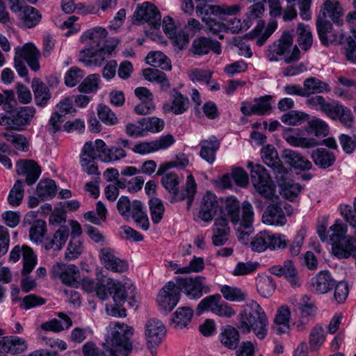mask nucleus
Here are the masks:
<instances>
[{
    "instance_id": "11",
    "label": "nucleus",
    "mask_w": 356,
    "mask_h": 356,
    "mask_svg": "<svg viewBox=\"0 0 356 356\" xmlns=\"http://www.w3.org/2000/svg\"><path fill=\"white\" fill-rule=\"evenodd\" d=\"M179 290H183L190 299H199L203 293L210 292V286L206 284V278L197 276L195 279L179 278L177 280Z\"/></svg>"
},
{
    "instance_id": "25",
    "label": "nucleus",
    "mask_w": 356,
    "mask_h": 356,
    "mask_svg": "<svg viewBox=\"0 0 356 356\" xmlns=\"http://www.w3.org/2000/svg\"><path fill=\"white\" fill-rule=\"evenodd\" d=\"M16 172L19 175L26 176V183L32 185L38 179L41 169L33 160H19L16 163Z\"/></svg>"
},
{
    "instance_id": "54",
    "label": "nucleus",
    "mask_w": 356,
    "mask_h": 356,
    "mask_svg": "<svg viewBox=\"0 0 356 356\" xmlns=\"http://www.w3.org/2000/svg\"><path fill=\"white\" fill-rule=\"evenodd\" d=\"M143 75L146 80L160 84L163 90H167L170 87L165 74L158 69L146 68L143 70Z\"/></svg>"
},
{
    "instance_id": "9",
    "label": "nucleus",
    "mask_w": 356,
    "mask_h": 356,
    "mask_svg": "<svg viewBox=\"0 0 356 356\" xmlns=\"http://www.w3.org/2000/svg\"><path fill=\"white\" fill-rule=\"evenodd\" d=\"M247 167L250 170L251 181L257 192L266 199H273L275 196V186L266 169L250 161Z\"/></svg>"
},
{
    "instance_id": "27",
    "label": "nucleus",
    "mask_w": 356,
    "mask_h": 356,
    "mask_svg": "<svg viewBox=\"0 0 356 356\" xmlns=\"http://www.w3.org/2000/svg\"><path fill=\"white\" fill-rule=\"evenodd\" d=\"M277 27V22L271 19L266 26L264 20H259L255 28L250 32V36L255 40L257 45L262 46Z\"/></svg>"
},
{
    "instance_id": "7",
    "label": "nucleus",
    "mask_w": 356,
    "mask_h": 356,
    "mask_svg": "<svg viewBox=\"0 0 356 356\" xmlns=\"http://www.w3.org/2000/svg\"><path fill=\"white\" fill-rule=\"evenodd\" d=\"M293 43V37L289 31H284L280 38L268 47L266 56L270 61L284 60L286 63L298 61L300 58V51L296 46L293 48L291 54L286 56L289 52Z\"/></svg>"
},
{
    "instance_id": "64",
    "label": "nucleus",
    "mask_w": 356,
    "mask_h": 356,
    "mask_svg": "<svg viewBox=\"0 0 356 356\" xmlns=\"http://www.w3.org/2000/svg\"><path fill=\"white\" fill-rule=\"evenodd\" d=\"M329 230L332 232L330 236V240L332 241L333 244H336L338 241H340L343 238L347 236L348 227L341 220L337 219L334 221V223L330 227Z\"/></svg>"
},
{
    "instance_id": "47",
    "label": "nucleus",
    "mask_w": 356,
    "mask_h": 356,
    "mask_svg": "<svg viewBox=\"0 0 356 356\" xmlns=\"http://www.w3.org/2000/svg\"><path fill=\"white\" fill-rule=\"evenodd\" d=\"M193 316V309L189 307H181L175 312L172 323L175 328L182 329L188 325Z\"/></svg>"
},
{
    "instance_id": "29",
    "label": "nucleus",
    "mask_w": 356,
    "mask_h": 356,
    "mask_svg": "<svg viewBox=\"0 0 356 356\" xmlns=\"http://www.w3.org/2000/svg\"><path fill=\"white\" fill-rule=\"evenodd\" d=\"M108 32L105 29L95 27L85 31L81 36L80 40L83 44L88 46V49H95L104 44Z\"/></svg>"
},
{
    "instance_id": "19",
    "label": "nucleus",
    "mask_w": 356,
    "mask_h": 356,
    "mask_svg": "<svg viewBox=\"0 0 356 356\" xmlns=\"http://www.w3.org/2000/svg\"><path fill=\"white\" fill-rule=\"evenodd\" d=\"M175 142L174 137L170 134H168L150 142L138 143L133 147L132 150L136 154H147L166 149L173 145Z\"/></svg>"
},
{
    "instance_id": "14",
    "label": "nucleus",
    "mask_w": 356,
    "mask_h": 356,
    "mask_svg": "<svg viewBox=\"0 0 356 356\" xmlns=\"http://www.w3.org/2000/svg\"><path fill=\"white\" fill-rule=\"evenodd\" d=\"M22 251L23 257L22 275L24 277L21 280V288L24 292L28 293L33 290L36 286L35 282L28 275L37 264V257L33 253V250L26 245L22 246Z\"/></svg>"
},
{
    "instance_id": "40",
    "label": "nucleus",
    "mask_w": 356,
    "mask_h": 356,
    "mask_svg": "<svg viewBox=\"0 0 356 356\" xmlns=\"http://www.w3.org/2000/svg\"><path fill=\"white\" fill-rule=\"evenodd\" d=\"M289 173L283 179H276L280 188V194L285 198L293 201L301 192V186L289 179Z\"/></svg>"
},
{
    "instance_id": "38",
    "label": "nucleus",
    "mask_w": 356,
    "mask_h": 356,
    "mask_svg": "<svg viewBox=\"0 0 356 356\" xmlns=\"http://www.w3.org/2000/svg\"><path fill=\"white\" fill-rule=\"evenodd\" d=\"M335 284L334 279L327 271H321L312 280L313 291L324 294L330 291Z\"/></svg>"
},
{
    "instance_id": "39",
    "label": "nucleus",
    "mask_w": 356,
    "mask_h": 356,
    "mask_svg": "<svg viewBox=\"0 0 356 356\" xmlns=\"http://www.w3.org/2000/svg\"><path fill=\"white\" fill-rule=\"evenodd\" d=\"M284 138L289 145L294 147L312 148L318 145L316 139L304 137L298 130L286 132L284 134Z\"/></svg>"
},
{
    "instance_id": "23",
    "label": "nucleus",
    "mask_w": 356,
    "mask_h": 356,
    "mask_svg": "<svg viewBox=\"0 0 356 356\" xmlns=\"http://www.w3.org/2000/svg\"><path fill=\"white\" fill-rule=\"evenodd\" d=\"M333 254L339 259H347L354 257L356 259V229L353 236L347 235L332 245Z\"/></svg>"
},
{
    "instance_id": "61",
    "label": "nucleus",
    "mask_w": 356,
    "mask_h": 356,
    "mask_svg": "<svg viewBox=\"0 0 356 356\" xmlns=\"http://www.w3.org/2000/svg\"><path fill=\"white\" fill-rule=\"evenodd\" d=\"M4 137L15 149L22 152L29 151L30 143L25 136L19 134H4Z\"/></svg>"
},
{
    "instance_id": "58",
    "label": "nucleus",
    "mask_w": 356,
    "mask_h": 356,
    "mask_svg": "<svg viewBox=\"0 0 356 356\" xmlns=\"http://www.w3.org/2000/svg\"><path fill=\"white\" fill-rule=\"evenodd\" d=\"M221 299L220 294L211 295L203 298L197 307V314H200L205 311H210L215 314Z\"/></svg>"
},
{
    "instance_id": "59",
    "label": "nucleus",
    "mask_w": 356,
    "mask_h": 356,
    "mask_svg": "<svg viewBox=\"0 0 356 356\" xmlns=\"http://www.w3.org/2000/svg\"><path fill=\"white\" fill-rule=\"evenodd\" d=\"M147 63L154 66L160 67L163 70H170L171 65L170 60L161 51L150 52L146 56Z\"/></svg>"
},
{
    "instance_id": "28",
    "label": "nucleus",
    "mask_w": 356,
    "mask_h": 356,
    "mask_svg": "<svg viewBox=\"0 0 356 356\" xmlns=\"http://www.w3.org/2000/svg\"><path fill=\"white\" fill-rule=\"evenodd\" d=\"M291 315L290 308L287 305H283L277 308L272 326L273 331L277 334L280 335L289 332Z\"/></svg>"
},
{
    "instance_id": "18",
    "label": "nucleus",
    "mask_w": 356,
    "mask_h": 356,
    "mask_svg": "<svg viewBox=\"0 0 356 356\" xmlns=\"http://www.w3.org/2000/svg\"><path fill=\"white\" fill-rule=\"evenodd\" d=\"M101 264L108 270L115 273H124L128 270L129 266L125 260L116 256L114 249L105 247L99 251Z\"/></svg>"
},
{
    "instance_id": "48",
    "label": "nucleus",
    "mask_w": 356,
    "mask_h": 356,
    "mask_svg": "<svg viewBox=\"0 0 356 356\" xmlns=\"http://www.w3.org/2000/svg\"><path fill=\"white\" fill-rule=\"evenodd\" d=\"M130 216L134 219L137 225L143 229L147 230L149 228V220L141 202L138 200L132 202Z\"/></svg>"
},
{
    "instance_id": "15",
    "label": "nucleus",
    "mask_w": 356,
    "mask_h": 356,
    "mask_svg": "<svg viewBox=\"0 0 356 356\" xmlns=\"http://www.w3.org/2000/svg\"><path fill=\"white\" fill-rule=\"evenodd\" d=\"M161 15L156 7L152 3L146 1L138 6L134 13V22H147L157 29L161 25Z\"/></svg>"
},
{
    "instance_id": "30",
    "label": "nucleus",
    "mask_w": 356,
    "mask_h": 356,
    "mask_svg": "<svg viewBox=\"0 0 356 356\" xmlns=\"http://www.w3.org/2000/svg\"><path fill=\"white\" fill-rule=\"evenodd\" d=\"M270 97L265 96L256 99L254 103L243 102L241 107V111L245 115H264L268 113L272 107L269 102Z\"/></svg>"
},
{
    "instance_id": "2",
    "label": "nucleus",
    "mask_w": 356,
    "mask_h": 356,
    "mask_svg": "<svg viewBox=\"0 0 356 356\" xmlns=\"http://www.w3.org/2000/svg\"><path fill=\"white\" fill-rule=\"evenodd\" d=\"M106 285L97 288V296L102 300H106L109 295L113 294L115 304L106 306L107 314L115 317H125L126 309L122 307V304L128 297L132 299L135 289L129 283H123L111 278H106Z\"/></svg>"
},
{
    "instance_id": "22",
    "label": "nucleus",
    "mask_w": 356,
    "mask_h": 356,
    "mask_svg": "<svg viewBox=\"0 0 356 356\" xmlns=\"http://www.w3.org/2000/svg\"><path fill=\"white\" fill-rule=\"evenodd\" d=\"M221 211L217 197L207 192L202 197L199 211L200 218L206 222L211 221Z\"/></svg>"
},
{
    "instance_id": "42",
    "label": "nucleus",
    "mask_w": 356,
    "mask_h": 356,
    "mask_svg": "<svg viewBox=\"0 0 356 356\" xmlns=\"http://www.w3.org/2000/svg\"><path fill=\"white\" fill-rule=\"evenodd\" d=\"M219 339L222 345L229 349H236L240 341L238 331L231 325L226 326L219 334Z\"/></svg>"
},
{
    "instance_id": "49",
    "label": "nucleus",
    "mask_w": 356,
    "mask_h": 356,
    "mask_svg": "<svg viewBox=\"0 0 356 356\" xmlns=\"http://www.w3.org/2000/svg\"><path fill=\"white\" fill-rule=\"evenodd\" d=\"M36 193L42 200L51 199L57 193V186L52 179H42L37 186Z\"/></svg>"
},
{
    "instance_id": "43",
    "label": "nucleus",
    "mask_w": 356,
    "mask_h": 356,
    "mask_svg": "<svg viewBox=\"0 0 356 356\" xmlns=\"http://www.w3.org/2000/svg\"><path fill=\"white\" fill-rule=\"evenodd\" d=\"M58 316L60 320L54 318L49 321L45 322L41 325V328L45 331L59 332L64 329H68L72 326V320L65 313L60 312L58 314Z\"/></svg>"
},
{
    "instance_id": "55",
    "label": "nucleus",
    "mask_w": 356,
    "mask_h": 356,
    "mask_svg": "<svg viewBox=\"0 0 356 356\" xmlns=\"http://www.w3.org/2000/svg\"><path fill=\"white\" fill-rule=\"evenodd\" d=\"M326 339V334L323 327L318 324L310 331L309 337V344L311 350H318L324 343Z\"/></svg>"
},
{
    "instance_id": "24",
    "label": "nucleus",
    "mask_w": 356,
    "mask_h": 356,
    "mask_svg": "<svg viewBox=\"0 0 356 356\" xmlns=\"http://www.w3.org/2000/svg\"><path fill=\"white\" fill-rule=\"evenodd\" d=\"M96 151L99 152V159L105 163L117 161L127 156V152L122 147L113 146L108 148L104 141L95 140Z\"/></svg>"
},
{
    "instance_id": "44",
    "label": "nucleus",
    "mask_w": 356,
    "mask_h": 356,
    "mask_svg": "<svg viewBox=\"0 0 356 356\" xmlns=\"http://www.w3.org/2000/svg\"><path fill=\"white\" fill-rule=\"evenodd\" d=\"M32 88L35 104L40 106H45L51 98L49 88L38 79L32 81Z\"/></svg>"
},
{
    "instance_id": "62",
    "label": "nucleus",
    "mask_w": 356,
    "mask_h": 356,
    "mask_svg": "<svg viewBox=\"0 0 356 356\" xmlns=\"http://www.w3.org/2000/svg\"><path fill=\"white\" fill-rule=\"evenodd\" d=\"M47 232L46 222L42 220H37L33 222L29 230L30 239L39 243L42 241Z\"/></svg>"
},
{
    "instance_id": "1",
    "label": "nucleus",
    "mask_w": 356,
    "mask_h": 356,
    "mask_svg": "<svg viewBox=\"0 0 356 356\" xmlns=\"http://www.w3.org/2000/svg\"><path fill=\"white\" fill-rule=\"evenodd\" d=\"M241 6L238 4L231 6H197L196 14L202 17V20L206 24L205 31L207 33L213 35H219L220 32L228 30L232 33H238L246 31L250 27H246V20L244 19L243 22L240 19L234 17L227 21V24H224L216 20L214 17L223 19L226 15H232L239 13Z\"/></svg>"
},
{
    "instance_id": "26",
    "label": "nucleus",
    "mask_w": 356,
    "mask_h": 356,
    "mask_svg": "<svg viewBox=\"0 0 356 356\" xmlns=\"http://www.w3.org/2000/svg\"><path fill=\"white\" fill-rule=\"evenodd\" d=\"M111 53V50L108 47H101L96 50L85 49L80 52L79 60L88 66H100Z\"/></svg>"
},
{
    "instance_id": "37",
    "label": "nucleus",
    "mask_w": 356,
    "mask_h": 356,
    "mask_svg": "<svg viewBox=\"0 0 356 356\" xmlns=\"http://www.w3.org/2000/svg\"><path fill=\"white\" fill-rule=\"evenodd\" d=\"M172 102L165 103L163 106L165 113H173L175 115H180L187 111L189 106V100L177 90L173 91L172 95Z\"/></svg>"
},
{
    "instance_id": "46",
    "label": "nucleus",
    "mask_w": 356,
    "mask_h": 356,
    "mask_svg": "<svg viewBox=\"0 0 356 356\" xmlns=\"http://www.w3.org/2000/svg\"><path fill=\"white\" fill-rule=\"evenodd\" d=\"M284 156L286 162L294 168L308 170L312 167V163L307 158L296 151L286 149L284 151Z\"/></svg>"
},
{
    "instance_id": "4",
    "label": "nucleus",
    "mask_w": 356,
    "mask_h": 356,
    "mask_svg": "<svg viewBox=\"0 0 356 356\" xmlns=\"http://www.w3.org/2000/svg\"><path fill=\"white\" fill-rule=\"evenodd\" d=\"M108 334L104 343V348L110 356H127L132 350L130 341L134 335V329L125 323L111 322L108 327Z\"/></svg>"
},
{
    "instance_id": "51",
    "label": "nucleus",
    "mask_w": 356,
    "mask_h": 356,
    "mask_svg": "<svg viewBox=\"0 0 356 356\" xmlns=\"http://www.w3.org/2000/svg\"><path fill=\"white\" fill-rule=\"evenodd\" d=\"M303 90L305 96L314 93H321L330 90V86L327 83L321 81V80L311 77L305 80L303 83Z\"/></svg>"
},
{
    "instance_id": "5",
    "label": "nucleus",
    "mask_w": 356,
    "mask_h": 356,
    "mask_svg": "<svg viewBox=\"0 0 356 356\" xmlns=\"http://www.w3.org/2000/svg\"><path fill=\"white\" fill-rule=\"evenodd\" d=\"M225 210L227 215L238 233V238L243 243H246L248 232L244 229L252 227L254 220V211L252 206L248 202H243L241 207L237 199L229 197L225 200Z\"/></svg>"
},
{
    "instance_id": "13",
    "label": "nucleus",
    "mask_w": 356,
    "mask_h": 356,
    "mask_svg": "<svg viewBox=\"0 0 356 356\" xmlns=\"http://www.w3.org/2000/svg\"><path fill=\"white\" fill-rule=\"evenodd\" d=\"M316 26L318 38L323 45L341 44L344 41L345 34L343 31L334 30L333 25L330 21L318 17Z\"/></svg>"
},
{
    "instance_id": "56",
    "label": "nucleus",
    "mask_w": 356,
    "mask_h": 356,
    "mask_svg": "<svg viewBox=\"0 0 356 356\" xmlns=\"http://www.w3.org/2000/svg\"><path fill=\"white\" fill-rule=\"evenodd\" d=\"M265 11V7L263 2L254 1V3L250 5L245 14V19L246 20V27H250L253 22L262 17Z\"/></svg>"
},
{
    "instance_id": "63",
    "label": "nucleus",
    "mask_w": 356,
    "mask_h": 356,
    "mask_svg": "<svg viewBox=\"0 0 356 356\" xmlns=\"http://www.w3.org/2000/svg\"><path fill=\"white\" fill-rule=\"evenodd\" d=\"M139 123L142 125L144 131L152 133L161 131L165 126L164 120L156 117L145 118Z\"/></svg>"
},
{
    "instance_id": "45",
    "label": "nucleus",
    "mask_w": 356,
    "mask_h": 356,
    "mask_svg": "<svg viewBox=\"0 0 356 356\" xmlns=\"http://www.w3.org/2000/svg\"><path fill=\"white\" fill-rule=\"evenodd\" d=\"M312 159L315 165L323 169L330 167L335 161L334 154L325 148H318L313 151Z\"/></svg>"
},
{
    "instance_id": "33",
    "label": "nucleus",
    "mask_w": 356,
    "mask_h": 356,
    "mask_svg": "<svg viewBox=\"0 0 356 356\" xmlns=\"http://www.w3.org/2000/svg\"><path fill=\"white\" fill-rule=\"evenodd\" d=\"M200 146L201 158L212 164L216 160V154L220 147V141L216 136H211L208 139L202 140Z\"/></svg>"
},
{
    "instance_id": "10",
    "label": "nucleus",
    "mask_w": 356,
    "mask_h": 356,
    "mask_svg": "<svg viewBox=\"0 0 356 356\" xmlns=\"http://www.w3.org/2000/svg\"><path fill=\"white\" fill-rule=\"evenodd\" d=\"M35 113L36 110L33 106L20 107L8 115H2L0 119V125L13 131L25 130L31 124Z\"/></svg>"
},
{
    "instance_id": "60",
    "label": "nucleus",
    "mask_w": 356,
    "mask_h": 356,
    "mask_svg": "<svg viewBox=\"0 0 356 356\" xmlns=\"http://www.w3.org/2000/svg\"><path fill=\"white\" fill-rule=\"evenodd\" d=\"M269 232L261 231L256 234L250 242V248L252 251L263 252L268 249Z\"/></svg>"
},
{
    "instance_id": "36",
    "label": "nucleus",
    "mask_w": 356,
    "mask_h": 356,
    "mask_svg": "<svg viewBox=\"0 0 356 356\" xmlns=\"http://www.w3.org/2000/svg\"><path fill=\"white\" fill-rule=\"evenodd\" d=\"M27 348L26 341L18 337H4L0 339V351L17 354L24 352Z\"/></svg>"
},
{
    "instance_id": "35",
    "label": "nucleus",
    "mask_w": 356,
    "mask_h": 356,
    "mask_svg": "<svg viewBox=\"0 0 356 356\" xmlns=\"http://www.w3.org/2000/svg\"><path fill=\"white\" fill-rule=\"evenodd\" d=\"M229 232L227 219L223 217L216 218L213 227V243L216 246L223 245L227 241Z\"/></svg>"
},
{
    "instance_id": "57",
    "label": "nucleus",
    "mask_w": 356,
    "mask_h": 356,
    "mask_svg": "<svg viewBox=\"0 0 356 356\" xmlns=\"http://www.w3.org/2000/svg\"><path fill=\"white\" fill-rule=\"evenodd\" d=\"M20 18L24 26L30 29L35 26L39 23L41 15L36 8L31 6H25L21 13Z\"/></svg>"
},
{
    "instance_id": "50",
    "label": "nucleus",
    "mask_w": 356,
    "mask_h": 356,
    "mask_svg": "<svg viewBox=\"0 0 356 356\" xmlns=\"http://www.w3.org/2000/svg\"><path fill=\"white\" fill-rule=\"evenodd\" d=\"M275 283L270 276L262 275L257 278V290L264 298L270 297L275 290Z\"/></svg>"
},
{
    "instance_id": "3",
    "label": "nucleus",
    "mask_w": 356,
    "mask_h": 356,
    "mask_svg": "<svg viewBox=\"0 0 356 356\" xmlns=\"http://www.w3.org/2000/svg\"><path fill=\"white\" fill-rule=\"evenodd\" d=\"M238 327L244 333L254 332L264 339L268 330V321L264 309L254 300L247 302L239 313Z\"/></svg>"
},
{
    "instance_id": "52",
    "label": "nucleus",
    "mask_w": 356,
    "mask_h": 356,
    "mask_svg": "<svg viewBox=\"0 0 356 356\" xmlns=\"http://www.w3.org/2000/svg\"><path fill=\"white\" fill-rule=\"evenodd\" d=\"M220 291L223 298L229 302H243L247 298V293L245 291L234 286L222 285Z\"/></svg>"
},
{
    "instance_id": "53",
    "label": "nucleus",
    "mask_w": 356,
    "mask_h": 356,
    "mask_svg": "<svg viewBox=\"0 0 356 356\" xmlns=\"http://www.w3.org/2000/svg\"><path fill=\"white\" fill-rule=\"evenodd\" d=\"M298 43L302 49L307 51L312 45L313 36L309 26L303 23L298 24Z\"/></svg>"
},
{
    "instance_id": "12",
    "label": "nucleus",
    "mask_w": 356,
    "mask_h": 356,
    "mask_svg": "<svg viewBox=\"0 0 356 356\" xmlns=\"http://www.w3.org/2000/svg\"><path fill=\"white\" fill-rule=\"evenodd\" d=\"M179 298L177 284L168 282L159 291L156 301L160 310L170 312L177 305Z\"/></svg>"
},
{
    "instance_id": "32",
    "label": "nucleus",
    "mask_w": 356,
    "mask_h": 356,
    "mask_svg": "<svg viewBox=\"0 0 356 356\" xmlns=\"http://www.w3.org/2000/svg\"><path fill=\"white\" fill-rule=\"evenodd\" d=\"M322 10L324 16L327 15L335 25L341 26L343 24L344 11L338 0H325Z\"/></svg>"
},
{
    "instance_id": "17",
    "label": "nucleus",
    "mask_w": 356,
    "mask_h": 356,
    "mask_svg": "<svg viewBox=\"0 0 356 356\" xmlns=\"http://www.w3.org/2000/svg\"><path fill=\"white\" fill-rule=\"evenodd\" d=\"M95 141L86 142L80 154V163L82 170L88 175H99L95 159H99V152L96 151Z\"/></svg>"
},
{
    "instance_id": "34",
    "label": "nucleus",
    "mask_w": 356,
    "mask_h": 356,
    "mask_svg": "<svg viewBox=\"0 0 356 356\" xmlns=\"http://www.w3.org/2000/svg\"><path fill=\"white\" fill-rule=\"evenodd\" d=\"M210 50L217 54H220L221 53L220 42L216 40H211L204 37L198 38L193 42L191 51L194 54H208Z\"/></svg>"
},
{
    "instance_id": "6",
    "label": "nucleus",
    "mask_w": 356,
    "mask_h": 356,
    "mask_svg": "<svg viewBox=\"0 0 356 356\" xmlns=\"http://www.w3.org/2000/svg\"><path fill=\"white\" fill-rule=\"evenodd\" d=\"M162 185L172 195L170 202H177L186 200V209H190L197 191V185L192 175L187 176L185 186L179 190V179L175 172H168L163 175Z\"/></svg>"
},
{
    "instance_id": "20",
    "label": "nucleus",
    "mask_w": 356,
    "mask_h": 356,
    "mask_svg": "<svg viewBox=\"0 0 356 356\" xmlns=\"http://www.w3.org/2000/svg\"><path fill=\"white\" fill-rule=\"evenodd\" d=\"M165 334V327L161 321L152 318L147 321L145 335L149 349L154 348L159 346Z\"/></svg>"
},
{
    "instance_id": "31",
    "label": "nucleus",
    "mask_w": 356,
    "mask_h": 356,
    "mask_svg": "<svg viewBox=\"0 0 356 356\" xmlns=\"http://www.w3.org/2000/svg\"><path fill=\"white\" fill-rule=\"evenodd\" d=\"M262 222L269 225L283 226L286 222V218L282 208L277 204H271L264 212Z\"/></svg>"
},
{
    "instance_id": "16",
    "label": "nucleus",
    "mask_w": 356,
    "mask_h": 356,
    "mask_svg": "<svg viewBox=\"0 0 356 356\" xmlns=\"http://www.w3.org/2000/svg\"><path fill=\"white\" fill-rule=\"evenodd\" d=\"M264 163L270 167L276 179H283L288 174V170L282 165L276 149L273 145H266L261 151Z\"/></svg>"
},
{
    "instance_id": "21",
    "label": "nucleus",
    "mask_w": 356,
    "mask_h": 356,
    "mask_svg": "<svg viewBox=\"0 0 356 356\" xmlns=\"http://www.w3.org/2000/svg\"><path fill=\"white\" fill-rule=\"evenodd\" d=\"M51 271L53 275L58 277L63 284L70 286L77 285V280L79 278V270L75 265H65L57 263L53 266Z\"/></svg>"
},
{
    "instance_id": "41",
    "label": "nucleus",
    "mask_w": 356,
    "mask_h": 356,
    "mask_svg": "<svg viewBox=\"0 0 356 356\" xmlns=\"http://www.w3.org/2000/svg\"><path fill=\"white\" fill-rule=\"evenodd\" d=\"M69 236V227L67 225H60L55 232L53 238L47 242L44 248L47 250H60L65 244Z\"/></svg>"
},
{
    "instance_id": "8",
    "label": "nucleus",
    "mask_w": 356,
    "mask_h": 356,
    "mask_svg": "<svg viewBox=\"0 0 356 356\" xmlns=\"http://www.w3.org/2000/svg\"><path fill=\"white\" fill-rule=\"evenodd\" d=\"M15 50L14 67L20 76L25 77L26 81H29L25 62L32 70H39L40 52L32 43H26L22 47H17Z\"/></svg>"
}]
</instances>
